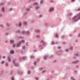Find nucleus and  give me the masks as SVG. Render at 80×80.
<instances>
[{
  "mask_svg": "<svg viewBox=\"0 0 80 80\" xmlns=\"http://www.w3.org/2000/svg\"><path fill=\"white\" fill-rule=\"evenodd\" d=\"M15 61H16V60H13V63H14L16 66H18V64L17 63H15Z\"/></svg>",
  "mask_w": 80,
  "mask_h": 80,
  "instance_id": "nucleus-1",
  "label": "nucleus"
},
{
  "mask_svg": "<svg viewBox=\"0 0 80 80\" xmlns=\"http://www.w3.org/2000/svg\"><path fill=\"white\" fill-rule=\"evenodd\" d=\"M53 10H54V8H50L49 9L50 12H52V11H53Z\"/></svg>",
  "mask_w": 80,
  "mask_h": 80,
  "instance_id": "nucleus-2",
  "label": "nucleus"
},
{
  "mask_svg": "<svg viewBox=\"0 0 80 80\" xmlns=\"http://www.w3.org/2000/svg\"><path fill=\"white\" fill-rule=\"evenodd\" d=\"M8 61L9 62H10V61H11V59H10V57H8Z\"/></svg>",
  "mask_w": 80,
  "mask_h": 80,
  "instance_id": "nucleus-3",
  "label": "nucleus"
},
{
  "mask_svg": "<svg viewBox=\"0 0 80 80\" xmlns=\"http://www.w3.org/2000/svg\"><path fill=\"white\" fill-rule=\"evenodd\" d=\"M11 54H13L14 53V51L13 50H11L10 52Z\"/></svg>",
  "mask_w": 80,
  "mask_h": 80,
  "instance_id": "nucleus-4",
  "label": "nucleus"
},
{
  "mask_svg": "<svg viewBox=\"0 0 80 80\" xmlns=\"http://www.w3.org/2000/svg\"><path fill=\"white\" fill-rule=\"evenodd\" d=\"M14 42V41H13V40H11L10 43H13Z\"/></svg>",
  "mask_w": 80,
  "mask_h": 80,
  "instance_id": "nucleus-5",
  "label": "nucleus"
},
{
  "mask_svg": "<svg viewBox=\"0 0 80 80\" xmlns=\"http://www.w3.org/2000/svg\"><path fill=\"white\" fill-rule=\"evenodd\" d=\"M78 61H74L73 63H78Z\"/></svg>",
  "mask_w": 80,
  "mask_h": 80,
  "instance_id": "nucleus-6",
  "label": "nucleus"
},
{
  "mask_svg": "<svg viewBox=\"0 0 80 80\" xmlns=\"http://www.w3.org/2000/svg\"><path fill=\"white\" fill-rule=\"evenodd\" d=\"M39 8V7L38 6L36 7H35V9L36 10H37V9Z\"/></svg>",
  "mask_w": 80,
  "mask_h": 80,
  "instance_id": "nucleus-7",
  "label": "nucleus"
},
{
  "mask_svg": "<svg viewBox=\"0 0 80 80\" xmlns=\"http://www.w3.org/2000/svg\"><path fill=\"white\" fill-rule=\"evenodd\" d=\"M35 32H40V31L38 30H35Z\"/></svg>",
  "mask_w": 80,
  "mask_h": 80,
  "instance_id": "nucleus-8",
  "label": "nucleus"
},
{
  "mask_svg": "<svg viewBox=\"0 0 80 80\" xmlns=\"http://www.w3.org/2000/svg\"><path fill=\"white\" fill-rule=\"evenodd\" d=\"M36 63H37V62H36V61H34V63H33V65H36Z\"/></svg>",
  "mask_w": 80,
  "mask_h": 80,
  "instance_id": "nucleus-9",
  "label": "nucleus"
},
{
  "mask_svg": "<svg viewBox=\"0 0 80 80\" xmlns=\"http://www.w3.org/2000/svg\"><path fill=\"white\" fill-rule=\"evenodd\" d=\"M21 22H19V25H18V27H21Z\"/></svg>",
  "mask_w": 80,
  "mask_h": 80,
  "instance_id": "nucleus-10",
  "label": "nucleus"
},
{
  "mask_svg": "<svg viewBox=\"0 0 80 80\" xmlns=\"http://www.w3.org/2000/svg\"><path fill=\"white\" fill-rule=\"evenodd\" d=\"M41 43H43V44H45V42H43V41H41Z\"/></svg>",
  "mask_w": 80,
  "mask_h": 80,
  "instance_id": "nucleus-11",
  "label": "nucleus"
},
{
  "mask_svg": "<svg viewBox=\"0 0 80 80\" xmlns=\"http://www.w3.org/2000/svg\"><path fill=\"white\" fill-rule=\"evenodd\" d=\"M21 43V42L19 43V44H18L17 45V47H19V46L20 45V44Z\"/></svg>",
  "mask_w": 80,
  "mask_h": 80,
  "instance_id": "nucleus-12",
  "label": "nucleus"
},
{
  "mask_svg": "<svg viewBox=\"0 0 80 80\" xmlns=\"http://www.w3.org/2000/svg\"><path fill=\"white\" fill-rule=\"evenodd\" d=\"M27 23V22H26L25 21L24 22V25H26Z\"/></svg>",
  "mask_w": 80,
  "mask_h": 80,
  "instance_id": "nucleus-13",
  "label": "nucleus"
},
{
  "mask_svg": "<svg viewBox=\"0 0 80 80\" xmlns=\"http://www.w3.org/2000/svg\"><path fill=\"white\" fill-rule=\"evenodd\" d=\"M26 58V57H23L22 58V60H25V59Z\"/></svg>",
  "mask_w": 80,
  "mask_h": 80,
  "instance_id": "nucleus-14",
  "label": "nucleus"
},
{
  "mask_svg": "<svg viewBox=\"0 0 80 80\" xmlns=\"http://www.w3.org/2000/svg\"><path fill=\"white\" fill-rule=\"evenodd\" d=\"M36 37H37V38H40V36L38 35L36 36Z\"/></svg>",
  "mask_w": 80,
  "mask_h": 80,
  "instance_id": "nucleus-15",
  "label": "nucleus"
},
{
  "mask_svg": "<svg viewBox=\"0 0 80 80\" xmlns=\"http://www.w3.org/2000/svg\"><path fill=\"white\" fill-rule=\"evenodd\" d=\"M22 43H24L25 42V41L24 40H22L21 41Z\"/></svg>",
  "mask_w": 80,
  "mask_h": 80,
  "instance_id": "nucleus-16",
  "label": "nucleus"
},
{
  "mask_svg": "<svg viewBox=\"0 0 80 80\" xmlns=\"http://www.w3.org/2000/svg\"><path fill=\"white\" fill-rule=\"evenodd\" d=\"M44 58L45 59V60H46V59H47V56H45L44 57Z\"/></svg>",
  "mask_w": 80,
  "mask_h": 80,
  "instance_id": "nucleus-17",
  "label": "nucleus"
},
{
  "mask_svg": "<svg viewBox=\"0 0 80 80\" xmlns=\"http://www.w3.org/2000/svg\"><path fill=\"white\" fill-rule=\"evenodd\" d=\"M38 3L37 2H34V5H38Z\"/></svg>",
  "mask_w": 80,
  "mask_h": 80,
  "instance_id": "nucleus-18",
  "label": "nucleus"
},
{
  "mask_svg": "<svg viewBox=\"0 0 80 80\" xmlns=\"http://www.w3.org/2000/svg\"><path fill=\"white\" fill-rule=\"evenodd\" d=\"M2 10L3 12H4V8H2Z\"/></svg>",
  "mask_w": 80,
  "mask_h": 80,
  "instance_id": "nucleus-19",
  "label": "nucleus"
},
{
  "mask_svg": "<svg viewBox=\"0 0 80 80\" xmlns=\"http://www.w3.org/2000/svg\"><path fill=\"white\" fill-rule=\"evenodd\" d=\"M55 36H56V37H58V34H56L55 35Z\"/></svg>",
  "mask_w": 80,
  "mask_h": 80,
  "instance_id": "nucleus-20",
  "label": "nucleus"
},
{
  "mask_svg": "<svg viewBox=\"0 0 80 80\" xmlns=\"http://www.w3.org/2000/svg\"><path fill=\"white\" fill-rule=\"evenodd\" d=\"M4 63V61H2L1 62V64H3Z\"/></svg>",
  "mask_w": 80,
  "mask_h": 80,
  "instance_id": "nucleus-21",
  "label": "nucleus"
},
{
  "mask_svg": "<svg viewBox=\"0 0 80 80\" xmlns=\"http://www.w3.org/2000/svg\"><path fill=\"white\" fill-rule=\"evenodd\" d=\"M28 74H30V71H28Z\"/></svg>",
  "mask_w": 80,
  "mask_h": 80,
  "instance_id": "nucleus-22",
  "label": "nucleus"
},
{
  "mask_svg": "<svg viewBox=\"0 0 80 80\" xmlns=\"http://www.w3.org/2000/svg\"><path fill=\"white\" fill-rule=\"evenodd\" d=\"M22 34H24L25 33V32H24V31H23L22 32Z\"/></svg>",
  "mask_w": 80,
  "mask_h": 80,
  "instance_id": "nucleus-23",
  "label": "nucleus"
},
{
  "mask_svg": "<svg viewBox=\"0 0 80 80\" xmlns=\"http://www.w3.org/2000/svg\"><path fill=\"white\" fill-rule=\"evenodd\" d=\"M22 48L23 49H24L25 48V47L24 46H23L22 47Z\"/></svg>",
  "mask_w": 80,
  "mask_h": 80,
  "instance_id": "nucleus-24",
  "label": "nucleus"
},
{
  "mask_svg": "<svg viewBox=\"0 0 80 80\" xmlns=\"http://www.w3.org/2000/svg\"><path fill=\"white\" fill-rule=\"evenodd\" d=\"M43 3V1H41L40 2V3Z\"/></svg>",
  "mask_w": 80,
  "mask_h": 80,
  "instance_id": "nucleus-25",
  "label": "nucleus"
},
{
  "mask_svg": "<svg viewBox=\"0 0 80 80\" xmlns=\"http://www.w3.org/2000/svg\"><path fill=\"white\" fill-rule=\"evenodd\" d=\"M15 47V44H13V47Z\"/></svg>",
  "mask_w": 80,
  "mask_h": 80,
  "instance_id": "nucleus-26",
  "label": "nucleus"
},
{
  "mask_svg": "<svg viewBox=\"0 0 80 80\" xmlns=\"http://www.w3.org/2000/svg\"><path fill=\"white\" fill-rule=\"evenodd\" d=\"M66 52H68V49H65Z\"/></svg>",
  "mask_w": 80,
  "mask_h": 80,
  "instance_id": "nucleus-27",
  "label": "nucleus"
},
{
  "mask_svg": "<svg viewBox=\"0 0 80 80\" xmlns=\"http://www.w3.org/2000/svg\"><path fill=\"white\" fill-rule=\"evenodd\" d=\"M53 1L52 0H51L50 1V2H51V3H52V2H53Z\"/></svg>",
  "mask_w": 80,
  "mask_h": 80,
  "instance_id": "nucleus-28",
  "label": "nucleus"
},
{
  "mask_svg": "<svg viewBox=\"0 0 80 80\" xmlns=\"http://www.w3.org/2000/svg\"><path fill=\"white\" fill-rule=\"evenodd\" d=\"M8 63H6V67H7V66H8Z\"/></svg>",
  "mask_w": 80,
  "mask_h": 80,
  "instance_id": "nucleus-29",
  "label": "nucleus"
},
{
  "mask_svg": "<svg viewBox=\"0 0 80 80\" xmlns=\"http://www.w3.org/2000/svg\"><path fill=\"white\" fill-rule=\"evenodd\" d=\"M75 0H72L71 2H74Z\"/></svg>",
  "mask_w": 80,
  "mask_h": 80,
  "instance_id": "nucleus-30",
  "label": "nucleus"
},
{
  "mask_svg": "<svg viewBox=\"0 0 80 80\" xmlns=\"http://www.w3.org/2000/svg\"><path fill=\"white\" fill-rule=\"evenodd\" d=\"M0 27H3V25H0Z\"/></svg>",
  "mask_w": 80,
  "mask_h": 80,
  "instance_id": "nucleus-31",
  "label": "nucleus"
},
{
  "mask_svg": "<svg viewBox=\"0 0 80 80\" xmlns=\"http://www.w3.org/2000/svg\"><path fill=\"white\" fill-rule=\"evenodd\" d=\"M58 48L59 49V48H61V47H58Z\"/></svg>",
  "mask_w": 80,
  "mask_h": 80,
  "instance_id": "nucleus-32",
  "label": "nucleus"
},
{
  "mask_svg": "<svg viewBox=\"0 0 80 80\" xmlns=\"http://www.w3.org/2000/svg\"><path fill=\"white\" fill-rule=\"evenodd\" d=\"M12 80H14V78H12L11 79Z\"/></svg>",
  "mask_w": 80,
  "mask_h": 80,
  "instance_id": "nucleus-33",
  "label": "nucleus"
},
{
  "mask_svg": "<svg viewBox=\"0 0 80 80\" xmlns=\"http://www.w3.org/2000/svg\"><path fill=\"white\" fill-rule=\"evenodd\" d=\"M26 33H27V34H29V32H26Z\"/></svg>",
  "mask_w": 80,
  "mask_h": 80,
  "instance_id": "nucleus-34",
  "label": "nucleus"
},
{
  "mask_svg": "<svg viewBox=\"0 0 80 80\" xmlns=\"http://www.w3.org/2000/svg\"><path fill=\"white\" fill-rule=\"evenodd\" d=\"M52 45H53V44H54V42H52Z\"/></svg>",
  "mask_w": 80,
  "mask_h": 80,
  "instance_id": "nucleus-35",
  "label": "nucleus"
},
{
  "mask_svg": "<svg viewBox=\"0 0 80 80\" xmlns=\"http://www.w3.org/2000/svg\"><path fill=\"white\" fill-rule=\"evenodd\" d=\"M33 57H34L33 56H31V58H33Z\"/></svg>",
  "mask_w": 80,
  "mask_h": 80,
  "instance_id": "nucleus-36",
  "label": "nucleus"
},
{
  "mask_svg": "<svg viewBox=\"0 0 80 80\" xmlns=\"http://www.w3.org/2000/svg\"><path fill=\"white\" fill-rule=\"evenodd\" d=\"M69 15H72V13H70L69 14Z\"/></svg>",
  "mask_w": 80,
  "mask_h": 80,
  "instance_id": "nucleus-37",
  "label": "nucleus"
},
{
  "mask_svg": "<svg viewBox=\"0 0 80 80\" xmlns=\"http://www.w3.org/2000/svg\"><path fill=\"white\" fill-rule=\"evenodd\" d=\"M42 15H39V17H42Z\"/></svg>",
  "mask_w": 80,
  "mask_h": 80,
  "instance_id": "nucleus-38",
  "label": "nucleus"
},
{
  "mask_svg": "<svg viewBox=\"0 0 80 80\" xmlns=\"http://www.w3.org/2000/svg\"><path fill=\"white\" fill-rule=\"evenodd\" d=\"M5 58V56H4V57H2L3 58Z\"/></svg>",
  "mask_w": 80,
  "mask_h": 80,
  "instance_id": "nucleus-39",
  "label": "nucleus"
},
{
  "mask_svg": "<svg viewBox=\"0 0 80 80\" xmlns=\"http://www.w3.org/2000/svg\"><path fill=\"white\" fill-rule=\"evenodd\" d=\"M42 69H43V68H40V70H42Z\"/></svg>",
  "mask_w": 80,
  "mask_h": 80,
  "instance_id": "nucleus-40",
  "label": "nucleus"
},
{
  "mask_svg": "<svg viewBox=\"0 0 80 80\" xmlns=\"http://www.w3.org/2000/svg\"><path fill=\"white\" fill-rule=\"evenodd\" d=\"M79 10H80V8H79L78 9V11H79Z\"/></svg>",
  "mask_w": 80,
  "mask_h": 80,
  "instance_id": "nucleus-41",
  "label": "nucleus"
},
{
  "mask_svg": "<svg viewBox=\"0 0 80 80\" xmlns=\"http://www.w3.org/2000/svg\"><path fill=\"white\" fill-rule=\"evenodd\" d=\"M36 80H38V78H36Z\"/></svg>",
  "mask_w": 80,
  "mask_h": 80,
  "instance_id": "nucleus-42",
  "label": "nucleus"
},
{
  "mask_svg": "<svg viewBox=\"0 0 80 80\" xmlns=\"http://www.w3.org/2000/svg\"><path fill=\"white\" fill-rule=\"evenodd\" d=\"M72 48H72V47H71V48H70V49H71V50H72Z\"/></svg>",
  "mask_w": 80,
  "mask_h": 80,
  "instance_id": "nucleus-43",
  "label": "nucleus"
},
{
  "mask_svg": "<svg viewBox=\"0 0 80 80\" xmlns=\"http://www.w3.org/2000/svg\"><path fill=\"white\" fill-rule=\"evenodd\" d=\"M12 9L11 8L9 9V10H11Z\"/></svg>",
  "mask_w": 80,
  "mask_h": 80,
  "instance_id": "nucleus-44",
  "label": "nucleus"
},
{
  "mask_svg": "<svg viewBox=\"0 0 80 80\" xmlns=\"http://www.w3.org/2000/svg\"><path fill=\"white\" fill-rule=\"evenodd\" d=\"M18 33H20V31H18Z\"/></svg>",
  "mask_w": 80,
  "mask_h": 80,
  "instance_id": "nucleus-45",
  "label": "nucleus"
},
{
  "mask_svg": "<svg viewBox=\"0 0 80 80\" xmlns=\"http://www.w3.org/2000/svg\"><path fill=\"white\" fill-rule=\"evenodd\" d=\"M79 36H80V33H79Z\"/></svg>",
  "mask_w": 80,
  "mask_h": 80,
  "instance_id": "nucleus-46",
  "label": "nucleus"
},
{
  "mask_svg": "<svg viewBox=\"0 0 80 80\" xmlns=\"http://www.w3.org/2000/svg\"><path fill=\"white\" fill-rule=\"evenodd\" d=\"M45 72V71L44 70L43 71V72Z\"/></svg>",
  "mask_w": 80,
  "mask_h": 80,
  "instance_id": "nucleus-47",
  "label": "nucleus"
},
{
  "mask_svg": "<svg viewBox=\"0 0 80 80\" xmlns=\"http://www.w3.org/2000/svg\"><path fill=\"white\" fill-rule=\"evenodd\" d=\"M73 80H75L74 79H73Z\"/></svg>",
  "mask_w": 80,
  "mask_h": 80,
  "instance_id": "nucleus-48",
  "label": "nucleus"
},
{
  "mask_svg": "<svg viewBox=\"0 0 80 80\" xmlns=\"http://www.w3.org/2000/svg\"><path fill=\"white\" fill-rule=\"evenodd\" d=\"M76 55L77 56V54H76Z\"/></svg>",
  "mask_w": 80,
  "mask_h": 80,
  "instance_id": "nucleus-49",
  "label": "nucleus"
},
{
  "mask_svg": "<svg viewBox=\"0 0 80 80\" xmlns=\"http://www.w3.org/2000/svg\"><path fill=\"white\" fill-rule=\"evenodd\" d=\"M71 78H73V77H72Z\"/></svg>",
  "mask_w": 80,
  "mask_h": 80,
  "instance_id": "nucleus-50",
  "label": "nucleus"
},
{
  "mask_svg": "<svg viewBox=\"0 0 80 80\" xmlns=\"http://www.w3.org/2000/svg\"><path fill=\"white\" fill-rule=\"evenodd\" d=\"M22 73H23V72H22Z\"/></svg>",
  "mask_w": 80,
  "mask_h": 80,
  "instance_id": "nucleus-51",
  "label": "nucleus"
},
{
  "mask_svg": "<svg viewBox=\"0 0 80 80\" xmlns=\"http://www.w3.org/2000/svg\"><path fill=\"white\" fill-rule=\"evenodd\" d=\"M20 60H21V59H20Z\"/></svg>",
  "mask_w": 80,
  "mask_h": 80,
  "instance_id": "nucleus-52",
  "label": "nucleus"
}]
</instances>
